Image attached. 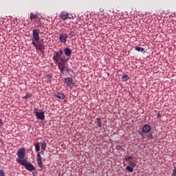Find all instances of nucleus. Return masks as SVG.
Returning a JSON list of instances; mask_svg holds the SVG:
<instances>
[{
  "instance_id": "7",
  "label": "nucleus",
  "mask_w": 176,
  "mask_h": 176,
  "mask_svg": "<svg viewBox=\"0 0 176 176\" xmlns=\"http://www.w3.org/2000/svg\"><path fill=\"white\" fill-rule=\"evenodd\" d=\"M128 164H129V165L127 166L126 168V171H129V173H133V171H134V168H135V166H137V164H135V162H134L133 161H129V162H128Z\"/></svg>"
},
{
  "instance_id": "24",
  "label": "nucleus",
  "mask_w": 176,
  "mask_h": 176,
  "mask_svg": "<svg viewBox=\"0 0 176 176\" xmlns=\"http://www.w3.org/2000/svg\"><path fill=\"white\" fill-rule=\"evenodd\" d=\"M70 36H75V32L72 30H70L69 34Z\"/></svg>"
},
{
  "instance_id": "16",
  "label": "nucleus",
  "mask_w": 176,
  "mask_h": 176,
  "mask_svg": "<svg viewBox=\"0 0 176 176\" xmlns=\"http://www.w3.org/2000/svg\"><path fill=\"white\" fill-rule=\"evenodd\" d=\"M30 19L31 20H36V19H38V15L34 14V13L31 12L30 14Z\"/></svg>"
},
{
  "instance_id": "23",
  "label": "nucleus",
  "mask_w": 176,
  "mask_h": 176,
  "mask_svg": "<svg viewBox=\"0 0 176 176\" xmlns=\"http://www.w3.org/2000/svg\"><path fill=\"white\" fill-rule=\"evenodd\" d=\"M46 78H47V80L50 81V80H52L53 76L50 74H47Z\"/></svg>"
},
{
  "instance_id": "18",
  "label": "nucleus",
  "mask_w": 176,
  "mask_h": 176,
  "mask_svg": "<svg viewBox=\"0 0 176 176\" xmlns=\"http://www.w3.org/2000/svg\"><path fill=\"white\" fill-rule=\"evenodd\" d=\"M61 19L62 20H67L68 19V14L67 12H62Z\"/></svg>"
},
{
  "instance_id": "6",
  "label": "nucleus",
  "mask_w": 176,
  "mask_h": 176,
  "mask_svg": "<svg viewBox=\"0 0 176 176\" xmlns=\"http://www.w3.org/2000/svg\"><path fill=\"white\" fill-rule=\"evenodd\" d=\"M32 45L36 47V49H38V50H40L42 52V50H45V44L41 43V41H38L37 43L34 41V39H32Z\"/></svg>"
},
{
  "instance_id": "3",
  "label": "nucleus",
  "mask_w": 176,
  "mask_h": 176,
  "mask_svg": "<svg viewBox=\"0 0 176 176\" xmlns=\"http://www.w3.org/2000/svg\"><path fill=\"white\" fill-rule=\"evenodd\" d=\"M152 131V126L148 124H145L142 127V130L140 133L141 137H144V134H149V133Z\"/></svg>"
},
{
  "instance_id": "27",
  "label": "nucleus",
  "mask_w": 176,
  "mask_h": 176,
  "mask_svg": "<svg viewBox=\"0 0 176 176\" xmlns=\"http://www.w3.org/2000/svg\"><path fill=\"white\" fill-rule=\"evenodd\" d=\"M3 126V120L2 119H0V127H2Z\"/></svg>"
},
{
  "instance_id": "25",
  "label": "nucleus",
  "mask_w": 176,
  "mask_h": 176,
  "mask_svg": "<svg viewBox=\"0 0 176 176\" xmlns=\"http://www.w3.org/2000/svg\"><path fill=\"white\" fill-rule=\"evenodd\" d=\"M5 175V172L3 171V170L0 169V176H3Z\"/></svg>"
},
{
  "instance_id": "8",
  "label": "nucleus",
  "mask_w": 176,
  "mask_h": 176,
  "mask_svg": "<svg viewBox=\"0 0 176 176\" xmlns=\"http://www.w3.org/2000/svg\"><path fill=\"white\" fill-rule=\"evenodd\" d=\"M64 83H65L67 87H72L74 86V79L71 77H67L64 79Z\"/></svg>"
},
{
  "instance_id": "19",
  "label": "nucleus",
  "mask_w": 176,
  "mask_h": 176,
  "mask_svg": "<svg viewBox=\"0 0 176 176\" xmlns=\"http://www.w3.org/2000/svg\"><path fill=\"white\" fill-rule=\"evenodd\" d=\"M122 79L124 82H127V80H129V79H130V77H129L128 75L125 74V75H123L122 76Z\"/></svg>"
},
{
  "instance_id": "14",
  "label": "nucleus",
  "mask_w": 176,
  "mask_h": 176,
  "mask_svg": "<svg viewBox=\"0 0 176 176\" xmlns=\"http://www.w3.org/2000/svg\"><path fill=\"white\" fill-rule=\"evenodd\" d=\"M133 159H134V156L133 155H125L124 157V160H126V162H131Z\"/></svg>"
},
{
  "instance_id": "2",
  "label": "nucleus",
  "mask_w": 176,
  "mask_h": 176,
  "mask_svg": "<svg viewBox=\"0 0 176 176\" xmlns=\"http://www.w3.org/2000/svg\"><path fill=\"white\" fill-rule=\"evenodd\" d=\"M17 163H19V164H21V166H23L28 171H35V166L31 164L30 162H28L26 159H16V160Z\"/></svg>"
},
{
  "instance_id": "10",
  "label": "nucleus",
  "mask_w": 176,
  "mask_h": 176,
  "mask_svg": "<svg viewBox=\"0 0 176 176\" xmlns=\"http://www.w3.org/2000/svg\"><path fill=\"white\" fill-rule=\"evenodd\" d=\"M36 156V162L38 167H40V168H43V163H42V157H41V153H38Z\"/></svg>"
},
{
  "instance_id": "17",
  "label": "nucleus",
  "mask_w": 176,
  "mask_h": 176,
  "mask_svg": "<svg viewBox=\"0 0 176 176\" xmlns=\"http://www.w3.org/2000/svg\"><path fill=\"white\" fill-rule=\"evenodd\" d=\"M35 151L36 152H39V151H41V142H37L35 144Z\"/></svg>"
},
{
  "instance_id": "21",
  "label": "nucleus",
  "mask_w": 176,
  "mask_h": 176,
  "mask_svg": "<svg viewBox=\"0 0 176 176\" xmlns=\"http://www.w3.org/2000/svg\"><path fill=\"white\" fill-rule=\"evenodd\" d=\"M135 50H136L137 52H140L141 53H142V52H144V50H145L144 48H142L141 47H135Z\"/></svg>"
},
{
  "instance_id": "15",
  "label": "nucleus",
  "mask_w": 176,
  "mask_h": 176,
  "mask_svg": "<svg viewBox=\"0 0 176 176\" xmlns=\"http://www.w3.org/2000/svg\"><path fill=\"white\" fill-rule=\"evenodd\" d=\"M40 145H41V149H43V151H46V148L47 146L46 142L42 141L41 142H40Z\"/></svg>"
},
{
  "instance_id": "13",
  "label": "nucleus",
  "mask_w": 176,
  "mask_h": 176,
  "mask_svg": "<svg viewBox=\"0 0 176 176\" xmlns=\"http://www.w3.org/2000/svg\"><path fill=\"white\" fill-rule=\"evenodd\" d=\"M96 123L98 127H99V129H101V127H102V122H101V118H96Z\"/></svg>"
},
{
  "instance_id": "29",
  "label": "nucleus",
  "mask_w": 176,
  "mask_h": 176,
  "mask_svg": "<svg viewBox=\"0 0 176 176\" xmlns=\"http://www.w3.org/2000/svg\"><path fill=\"white\" fill-rule=\"evenodd\" d=\"M40 42H41V43L44 44V43H45V40L41 39Z\"/></svg>"
},
{
  "instance_id": "9",
  "label": "nucleus",
  "mask_w": 176,
  "mask_h": 176,
  "mask_svg": "<svg viewBox=\"0 0 176 176\" xmlns=\"http://www.w3.org/2000/svg\"><path fill=\"white\" fill-rule=\"evenodd\" d=\"M32 35H33V41H36L38 42L39 41V30L38 29H34L32 30Z\"/></svg>"
},
{
  "instance_id": "1",
  "label": "nucleus",
  "mask_w": 176,
  "mask_h": 176,
  "mask_svg": "<svg viewBox=\"0 0 176 176\" xmlns=\"http://www.w3.org/2000/svg\"><path fill=\"white\" fill-rule=\"evenodd\" d=\"M65 54V55H64ZM72 54V50L69 47H63V50H59L58 52H54L53 60L54 64H58V68L60 74L63 72H69V67H68V61Z\"/></svg>"
},
{
  "instance_id": "4",
  "label": "nucleus",
  "mask_w": 176,
  "mask_h": 176,
  "mask_svg": "<svg viewBox=\"0 0 176 176\" xmlns=\"http://www.w3.org/2000/svg\"><path fill=\"white\" fill-rule=\"evenodd\" d=\"M34 113L37 119H39L40 120H45V112L41 111L39 109L36 108L34 109Z\"/></svg>"
},
{
  "instance_id": "28",
  "label": "nucleus",
  "mask_w": 176,
  "mask_h": 176,
  "mask_svg": "<svg viewBox=\"0 0 176 176\" xmlns=\"http://www.w3.org/2000/svg\"><path fill=\"white\" fill-rule=\"evenodd\" d=\"M157 118H162V114H160V113H158L157 114Z\"/></svg>"
},
{
  "instance_id": "5",
  "label": "nucleus",
  "mask_w": 176,
  "mask_h": 176,
  "mask_svg": "<svg viewBox=\"0 0 176 176\" xmlns=\"http://www.w3.org/2000/svg\"><path fill=\"white\" fill-rule=\"evenodd\" d=\"M16 155L18 156V158L16 159H20L21 160H23V159L25 157V148H19L17 151Z\"/></svg>"
},
{
  "instance_id": "12",
  "label": "nucleus",
  "mask_w": 176,
  "mask_h": 176,
  "mask_svg": "<svg viewBox=\"0 0 176 176\" xmlns=\"http://www.w3.org/2000/svg\"><path fill=\"white\" fill-rule=\"evenodd\" d=\"M54 96L59 100H64V98H65V95L64 94H61V92H56Z\"/></svg>"
},
{
  "instance_id": "11",
  "label": "nucleus",
  "mask_w": 176,
  "mask_h": 176,
  "mask_svg": "<svg viewBox=\"0 0 176 176\" xmlns=\"http://www.w3.org/2000/svg\"><path fill=\"white\" fill-rule=\"evenodd\" d=\"M67 39H68V34H62L59 36V41L61 43H66Z\"/></svg>"
},
{
  "instance_id": "20",
  "label": "nucleus",
  "mask_w": 176,
  "mask_h": 176,
  "mask_svg": "<svg viewBox=\"0 0 176 176\" xmlns=\"http://www.w3.org/2000/svg\"><path fill=\"white\" fill-rule=\"evenodd\" d=\"M148 140H153V132H150L146 135Z\"/></svg>"
},
{
  "instance_id": "30",
  "label": "nucleus",
  "mask_w": 176,
  "mask_h": 176,
  "mask_svg": "<svg viewBox=\"0 0 176 176\" xmlns=\"http://www.w3.org/2000/svg\"><path fill=\"white\" fill-rule=\"evenodd\" d=\"M40 153H41L42 155H45V151H41Z\"/></svg>"
},
{
  "instance_id": "26",
  "label": "nucleus",
  "mask_w": 176,
  "mask_h": 176,
  "mask_svg": "<svg viewBox=\"0 0 176 176\" xmlns=\"http://www.w3.org/2000/svg\"><path fill=\"white\" fill-rule=\"evenodd\" d=\"M173 176H176V167L173 170Z\"/></svg>"
},
{
  "instance_id": "22",
  "label": "nucleus",
  "mask_w": 176,
  "mask_h": 176,
  "mask_svg": "<svg viewBox=\"0 0 176 176\" xmlns=\"http://www.w3.org/2000/svg\"><path fill=\"white\" fill-rule=\"evenodd\" d=\"M32 97V94H26V96H25L23 98L24 100H28V98H31Z\"/></svg>"
}]
</instances>
